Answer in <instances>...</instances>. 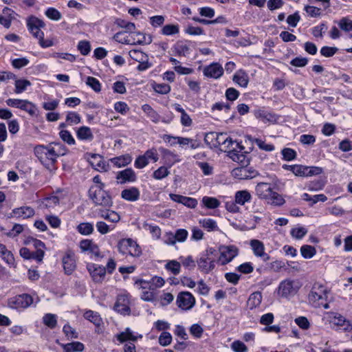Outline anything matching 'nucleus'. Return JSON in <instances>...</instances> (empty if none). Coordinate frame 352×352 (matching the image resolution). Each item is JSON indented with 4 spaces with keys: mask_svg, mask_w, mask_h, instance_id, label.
<instances>
[{
    "mask_svg": "<svg viewBox=\"0 0 352 352\" xmlns=\"http://www.w3.org/2000/svg\"><path fill=\"white\" fill-rule=\"evenodd\" d=\"M252 200V195L247 190H239L235 192L234 201L235 203L243 206L246 203H250Z\"/></svg>",
    "mask_w": 352,
    "mask_h": 352,
    "instance_id": "nucleus-30",
    "label": "nucleus"
},
{
    "mask_svg": "<svg viewBox=\"0 0 352 352\" xmlns=\"http://www.w3.org/2000/svg\"><path fill=\"white\" fill-rule=\"evenodd\" d=\"M283 159L286 161H291L296 157V152L290 148H285L282 150Z\"/></svg>",
    "mask_w": 352,
    "mask_h": 352,
    "instance_id": "nucleus-63",
    "label": "nucleus"
},
{
    "mask_svg": "<svg viewBox=\"0 0 352 352\" xmlns=\"http://www.w3.org/2000/svg\"><path fill=\"white\" fill-rule=\"evenodd\" d=\"M87 269L93 280L96 283H101L106 276V268L102 265L96 263H88Z\"/></svg>",
    "mask_w": 352,
    "mask_h": 352,
    "instance_id": "nucleus-14",
    "label": "nucleus"
},
{
    "mask_svg": "<svg viewBox=\"0 0 352 352\" xmlns=\"http://www.w3.org/2000/svg\"><path fill=\"white\" fill-rule=\"evenodd\" d=\"M33 303L32 297L28 294L17 295L8 300V307L12 309H25Z\"/></svg>",
    "mask_w": 352,
    "mask_h": 352,
    "instance_id": "nucleus-7",
    "label": "nucleus"
},
{
    "mask_svg": "<svg viewBox=\"0 0 352 352\" xmlns=\"http://www.w3.org/2000/svg\"><path fill=\"white\" fill-rule=\"evenodd\" d=\"M307 233V230L304 227L294 228L291 230L292 236L296 239H301Z\"/></svg>",
    "mask_w": 352,
    "mask_h": 352,
    "instance_id": "nucleus-55",
    "label": "nucleus"
},
{
    "mask_svg": "<svg viewBox=\"0 0 352 352\" xmlns=\"http://www.w3.org/2000/svg\"><path fill=\"white\" fill-rule=\"evenodd\" d=\"M117 340L120 342L123 343L128 340L135 342L139 338H142V335H135L133 331L129 327L126 328L125 330L116 336Z\"/></svg>",
    "mask_w": 352,
    "mask_h": 352,
    "instance_id": "nucleus-25",
    "label": "nucleus"
},
{
    "mask_svg": "<svg viewBox=\"0 0 352 352\" xmlns=\"http://www.w3.org/2000/svg\"><path fill=\"white\" fill-rule=\"evenodd\" d=\"M179 260L181 264L189 270H194L196 266V262L192 256H188L186 257L181 256Z\"/></svg>",
    "mask_w": 352,
    "mask_h": 352,
    "instance_id": "nucleus-50",
    "label": "nucleus"
},
{
    "mask_svg": "<svg viewBox=\"0 0 352 352\" xmlns=\"http://www.w3.org/2000/svg\"><path fill=\"white\" fill-rule=\"evenodd\" d=\"M6 102L8 106L23 110L30 116H34L37 111L36 106L27 100L9 98Z\"/></svg>",
    "mask_w": 352,
    "mask_h": 352,
    "instance_id": "nucleus-9",
    "label": "nucleus"
},
{
    "mask_svg": "<svg viewBox=\"0 0 352 352\" xmlns=\"http://www.w3.org/2000/svg\"><path fill=\"white\" fill-rule=\"evenodd\" d=\"M201 202L204 206L209 209H215L220 206V201L217 198L212 197H204Z\"/></svg>",
    "mask_w": 352,
    "mask_h": 352,
    "instance_id": "nucleus-42",
    "label": "nucleus"
},
{
    "mask_svg": "<svg viewBox=\"0 0 352 352\" xmlns=\"http://www.w3.org/2000/svg\"><path fill=\"white\" fill-rule=\"evenodd\" d=\"M86 84L96 92H100L101 91V84L99 80L94 77L88 76L86 80Z\"/></svg>",
    "mask_w": 352,
    "mask_h": 352,
    "instance_id": "nucleus-54",
    "label": "nucleus"
},
{
    "mask_svg": "<svg viewBox=\"0 0 352 352\" xmlns=\"http://www.w3.org/2000/svg\"><path fill=\"white\" fill-rule=\"evenodd\" d=\"M262 301V294L259 292L252 293L247 302V305L250 309H254L260 305Z\"/></svg>",
    "mask_w": 352,
    "mask_h": 352,
    "instance_id": "nucleus-34",
    "label": "nucleus"
},
{
    "mask_svg": "<svg viewBox=\"0 0 352 352\" xmlns=\"http://www.w3.org/2000/svg\"><path fill=\"white\" fill-rule=\"evenodd\" d=\"M27 26L32 35L38 39L42 47H49L54 45L52 41L44 39V33L41 30L45 27V23L42 20L34 16H30L27 19Z\"/></svg>",
    "mask_w": 352,
    "mask_h": 352,
    "instance_id": "nucleus-2",
    "label": "nucleus"
},
{
    "mask_svg": "<svg viewBox=\"0 0 352 352\" xmlns=\"http://www.w3.org/2000/svg\"><path fill=\"white\" fill-rule=\"evenodd\" d=\"M220 256L217 260L221 265L232 261L238 255L239 249L234 245H222L219 248Z\"/></svg>",
    "mask_w": 352,
    "mask_h": 352,
    "instance_id": "nucleus-8",
    "label": "nucleus"
},
{
    "mask_svg": "<svg viewBox=\"0 0 352 352\" xmlns=\"http://www.w3.org/2000/svg\"><path fill=\"white\" fill-rule=\"evenodd\" d=\"M180 268L181 263L175 260L170 261L166 264V269L174 275H177L180 272Z\"/></svg>",
    "mask_w": 352,
    "mask_h": 352,
    "instance_id": "nucleus-52",
    "label": "nucleus"
},
{
    "mask_svg": "<svg viewBox=\"0 0 352 352\" xmlns=\"http://www.w3.org/2000/svg\"><path fill=\"white\" fill-rule=\"evenodd\" d=\"M299 289L298 283L292 280H285L280 282L278 286V294L282 297L287 298L295 295Z\"/></svg>",
    "mask_w": 352,
    "mask_h": 352,
    "instance_id": "nucleus-11",
    "label": "nucleus"
},
{
    "mask_svg": "<svg viewBox=\"0 0 352 352\" xmlns=\"http://www.w3.org/2000/svg\"><path fill=\"white\" fill-rule=\"evenodd\" d=\"M132 42L131 45H146L152 42V37L140 32H133L130 36Z\"/></svg>",
    "mask_w": 352,
    "mask_h": 352,
    "instance_id": "nucleus-24",
    "label": "nucleus"
},
{
    "mask_svg": "<svg viewBox=\"0 0 352 352\" xmlns=\"http://www.w3.org/2000/svg\"><path fill=\"white\" fill-rule=\"evenodd\" d=\"M116 24L119 27L125 29V32H129L130 34H132L135 29V25L133 23L126 21L124 19H117Z\"/></svg>",
    "mask_w": 352,
    "mask_h": 352,
    "instance_id": "nucleus-48",
    "label": "nucleus"
},
{
    "mask_svg": "<svg viewBox=\"0 0 352 352\" xmlns=\"http://www.w3.org/2000/svg\"><path fill=\"white\" fill-rule=\"evenodd\" d=\"M196 300L193 295L189 292H181L178 294L176 304L182 310H190L195 305Z\"/></svg>",
    "mask_w": 352,
    "mask_h": 352,
    "instance_id": "nucleus-10",
    "label": "nucleus"
},
{
    "mask_svg": "<svg viewBox=\"0 0 352 352\" xmlns=\"http://www.w3.org/2000/svg\"><path fill=\"white\" fill-rule=\"evenodd\" d=\"M226 133L210 132L206 134L204 140L206 144L214 147H218L225 143L224 138Z\"/></svg>",
    "mask_w": 352,
    "mask_h": 352,
    "instance_id": "nucleus-18",
    "label": "nucleus"
},
{
    "mask_svg": "<svg viewBox=\"0 0 352 352\" xmlns=\"http://www.w3.org/2000/svg\"><path fill=\"white\" fill-rule=\"evenodd\" d=\"M76 136L80 140H91L94 138L91 129L85 126L77 130Z\"/></svg>",
    "mask_w": 352,
    "mask_h": 352,
    "instance_id": "nucleus-35",
    "label": "nucleus"
},
{
    "mask_svg": "<svg viewBox=\"0 0 352 352\" xmlns=\"http://www.w3.org/2000/svg\"><path fill=\"white\" fill-rule=\"evenodd\" d=\"M129 56L137 62L144 61L148 57L147 54L138 50H132L129 52Z\"/></svg>",
    "mask_w": 352,
    "mask_h": 352,
    "instance_id": "nucleus-58",
    "label": "nucleus"
},
{
    "mask_svg": "<svg viewBox=\"0 0 352 352\" xmlns=\"http://www.w3.org/2000/svg\"><path fill=\"white\" fill-rule=\"evenodd\" d=\"M164 140L168 142H170V140H177V143L179 144L182 146L190 144V147L192 149H195L200 146V142L199 141L188 138L174 137L170 135H165L164 136Z\"/></svg>",
    "mask_w": 352,
    "mask_h": 352,
    "instance_id": "nucleus-20",
    "label": "nucleus"
},
{
    "mask_svg": "<svg viewBox=\"0 0 352 352\" xmlns=\"http://www.w3.org/2000/svg\"><path fill=\"white\" fill-rule=\"evenodd\" d=\"M76 230L80 234L87 236L93 233L94 228L91 223L83 222L78 225Z\"/></svg>",
    "mask_w": 352,
    "mask_h": 352,
    "instance_id": "nucleus-39",
    "label": "nucleus"
},
{
    "mask_svg": "<svg viewBox=\"0 0 352 352\" xmlns=\"http://www.w3.org/2000/svg\"><path fill=\"white\" fill-rule=\"evenodd\" d=\"M241 151H242L240 150V151L238 152L235 151V148H234L231 152V158L233 161L241 164L242 166L248 165L250 160L245 155L241 153Z\"/></svg>",
    "mask_w": 352,
    "mask_h": 352,
    "instance_id": "nucleus-38",
    "label": "nucleus"
},
{
    "mask_svg": "<svg viewBox=\"0 0 352 352\" xmlns=\"http://www.w3.org/2000/svg\"><path fill=\"white\" fill-rule=\"evenodd\" d=\"M78 50L83 56H87L91 51V45L89 41H80L77 46Z\"/></svg>",
    "mask_w": 352,
    "mask_h": 352,
    "instance_id": "nucleus-61",
    "label": "nucleus"
},
{
    "mask_svg": "<svg viewBox=\"0 0 352 352\" xmlns=\"http://www.w3.org/2000/svg\"><path fill=\"white\" fill-rule=\"evenodd\" d=\"M118 250L119 252L129 254L132 256H139L142 250L139 245L131 239H123L118 242Z\"/></svg>",
    "mask_w": 352,
    "mask_h": 352,
    "instance_id": "nucleus-6",
    "label": "nucleus"
},
{
    "mask_svg": "<svg viewBox=\"0 0 352 352\" xmlns=\"http://www.w3.org/2000/svg\"><path fill=\"white\" fill-rule=\"evenodd\" d=\"M257 196L263 199H269L273 191L271 184L269 183H258L255 188Z\"/></svg>",
    "mask_w": 352,
    "mask_h": 352,
    "instance_id": "nucleus-23",
    "label": "nucleus"
},
{
    "mask_svg": "<svg viewBox=\"0 0 352 352\" xmlns=\"http://www.w3.org/2000/svg\"><path fill=\"white\" fill-rule=\"evenodd\" d=\"M63 331L65 333L67 339H76L78 338V333L76 332L75 329L72 327L69 324L64 325Z\"/></svg>",
    "mask_w": 352,
    "mask_h": 352,
    "instance_id": "nucleus-56",
    "label": "nucleus"
},
{
    "mask_svg": "<svg viewBox=\"0 0 352 352\" xmlns=\"http://www.w3.org/2000/svg\"><path fill=\"white\" fill-rule=\"evenodd\" d=\"M132 161L129 154L122 155L110 159V162L116 167L121 168L127 166Z\"/></svg>",
    "mask_w": 352,
    "mask_h": 352,
    "instance_id": "nucleus-31",
    "label": "nucleus"
},
{
    "mask_svg": "<svg viewBox=\"0 0 352 352\" xmlns=\"http://www.w3.org/2000/svg\"><path fill=\"white\" fill-rule=\"evenodd\" d=\"M169 197L172 201L182 204L189 208H195L198 204L197 200L192 197H185L173 193H170Z\"/></svg>",
    "mask_w": 352,
    "mask_h": 352,
    "instance_id": "nucleus-21",
    "label": "nucleus"
},
{
    "mask_svg": "<svg viewBox=\"0 0 352 352\" xmlns=\"http://www.w3.org/2000/svg\"><path fill=\"white\" fill-rule=\"evenodd\" d=\"M118 184H124L126 183L134 182L137 179V176L134 170L128 168L123 170L118 171L116 177Z\"/></svg>",
    "mask_w": 352,
    "mask_h": 352,
    "instance_id": "nucleus-17",
    "label": "nucleus"
},
{
    "mask_svg": "<svg viewBox=\"0 0 352 352\" xmlns=\"http://www.w3.org/2000/svg\"><path fill=\"white\" fill-rule=\"evenodd\" d=\"M179 32V25L177 24H168L164 25L161 33L165 36H171L178 34Z\"/></svg>",
    "mask_w": 352,
    "mask_h": 352,
    "instance_id": "nucleus-44",
    "label": "nucleus"
},
{
    "mask_svg": "<svg viewBox=\"0 0 352 352\" xmlns=\"http://www.w3.org/2000/svg\"><path fill=\"white\" fill-rule=\"evenodd\" d=\"M231 349L234 352H248V349L246 345L241 341L236 340L231 344Z\"/></svg>",
    "mask_w": 352,
    "mask_h": 352,
    "instance_id": "nucleus-64",
    "label": "nucleus"
},
{
    "mask_svg": "<svg viewBox=\"0 0 352 352\" xmlns=\"http://www.w3.org/2000/svg\"><path fill=\"white\" fill-rule=\"evenodd\" d=\"M81 122L80 116L74 111H69L66 116V122L68 125L77 124Z\"/></svg>",
    "mask_w": 352,
    "mask_h": 352,
    "instance_id": "nucleus-49",
    "label": "nucleus"
},
{
    "mask_svg": "<svg viewBox=\"0 0 352 352\" xmlns=\"http://www.w3.org/2000/svg\"><path fill=\"white\" fill-rule=\"evenodd\" d=\"M34 152L45 168L50 170L54 167L56 160L54 158V147L51 146V144L47 146L37 145L34 147Z\"/></svg>",
    "mask_w": 352,
    "mask_h": 352,
    "instance_id": "nucleus-3",
    "label": "nucleus"
},
{
    "mask_svg": "<svg viewBox=\"0 0 352 352\" xmlns=\"http://www.w3.org/2000/svg\"><path fill=\"white\" fill-rule=\"evenodd\" d=\"M199 223L209 232L218 230V226L214 219L204 218L199 220Z\"/></svg>",
    "mask_w": 352,
    "mask_h": 352,
    "instance_id": "nucleus-45",
    "label": "nucleus"
},
{
    "mask_svg": "<svg viewBox=\"0 0 352 352\" xmlns=\"http://www.w3.org/2000/svg\"><path fill=\"white\" fill-rule=\"evenodd\" d=\"M338 25L342 31L349 34L350 38H352V20L347 17H342L338 22Z\"/></svg>",
    "mask_w": 352,
    "mask_h": 352,
    "instance_id": "nucleus-37",
    "label": "nucleus"
},
{
    "mask_svg": "<svg viewBox=\"0 0 352 352\" xmlns=\"http://www.w3.org/2000/svg\"><path fill=\"white\" fill-rule=\"evenodd\" d=\"M204 76L217 79L223 74V69L221 65L217 63H212L210 65L206 66L204 69Z\"/></svg>",
    "mask_w": 352,
    "mask_h": 352,
    "instance_id": "nucleus-19",
    "label": "nucleus"
},
{
    "mask_svg": "<svg viewBox=\"0 0 352 352\" xmlns=\"http://www.w3.org/2000/svg\"><path fill=\"white\" fill-rule=\"evenodd\" d=\"M31 85L30 82L28 80H16L15 81V90L14 92L16 94H21L23 92L28 86Z\"/></svg>",
    "mask_w": 352,
    "mask_h": 352,
    "instance_id": "nucleus-53",
    "label": "nucleus"
},
{
    "mask_svg": "<svg viewBox=\"0 0 352 352\" xmlns=\"http://www.w3.org/2000/svg\"><path fill=\"white\" fill-rule=\"evenodd\" d=\"M232 80L240 87H246L249 82V76L244 70L240 69L234 74Z\"/></svg>",
    "mask_w": 352,
    "mask_h": 352,
    "instance_id": "nucleus-28",
    "label": "nucleus"
},
{
    "mask_svg": "<svg viewBox=\"0 0 352 352\" xmlns=\"http://www.w3.org/2000/svg\"><path fill=\"white\" fill-rule=\"evenodd\" d=\"M107 208L106 210L99 209L97 211L98 216L108 221L118 223L120 220V215L116 212L109 210L108 208Z\"/></svg>",
    "mask_w": 352,
    "mask_h": 352,
    "instance_id": "nucleus-26",
    "label": "nucleus"
},
{
    "mask_svg": "<svg viewBox=\"0 0 352 352\" xmlns=\"http://www.w3.org/2000/svg\"><path fill=\"white\" fill-rule=\"evenodd\" d=\"M124 34L125 32H119L113 36V39L120 43L131 45L132 42L131 35L125 36Z\"/></svg>",
    "mask_w": 352,
    "mask_h": 352,
    "instance_id": "nucleus-59",
    "label": "nucleus"
},
{
    "mask_svg": "<svg viewBox=\"0 0 352 352\" xmlns=\"http://www.w3.org/2000/svg\"><path fill=\"white\" fill-rule=\"evenodd\" d=\"M250 245L254 252V254L256 256H259L262 255V253L265 251V247L263 243L259 240L252 239L250 241Z\"/></svg>",
    "mask_w": 352,
    "mask_h": 352,
    "instance_id": "nucleus-43",
    "label": "nucleus"
},
{
    "mask_svg": "<svg viewBox=\"0 0 352 352\" xmlns=\"http://www.w3.org/2000/svg\"><path fill=\"white\" fill-rule=\"evenodd\" d=\"M97 230L101 234H105L114 229L113 226H109L104 221H98L96 224Z\"/></svg>",
    "mask_w": 352,
    "mask_h": 352,
    "instance_id": "nucleus-60",
    "label": "nucleus"
},
{
    "mask_svg": "<svg viewBox=\"0 0 352 352\" xmlns=\"http://www.w3.org/2000/svg\"><path fill=\"white\" fill-rule=\"evenodd\" d=\"M254 116L256 118L261 119L264 122H276L278 118L277 115L263 109L256 111Z\"/></svg>",
    "mask_w": 352,
    "mask_h": 352,
    "instance_id": "nucleus-29",
    "label": "nucleus"
},
{
    "mask_svg": "<svg viewBox=\"0 0 352 352\" xmlns=\"http://www.w3.org/2000/svg\"><path fill=\"white\" fill-rule=\"evenodd\" d=\"M45 13L49 19L54 21H58L62 17L60 12L54 8H47Z\"/></svg>",
    "mask_w": 352,
    "mask_h": 352,
    "instance_id": "nucleus-62",
    "label": "nucleus"
},
{
    "mask_svg": "<svg viewBox=\"0 0 352 352\" xmlns=\"http://www.w3.org/2000/svg\"><path fill=\"white\" fill-rule=\"evenodd\" d=\"M329 293V291L324 285L316 283L309 294V301L316 307H323L329 309V306L327 302Z\"/></svg>",
    "mask_w": 352,
    "mask_h": 352,
    "instance_id": "nucleus-1",
    "label": "nucleus"
},
{
    "mask_svg": "<svg viewBox=\"0 0 352 352\" xmlns=\"http://www.w3.org/2000/svg\"><path fill=\"white\" fill-rule=\"evenodd\" d=\"M258 175L256 170L248 165L235 168L232 171V175L238 179H250Z\"/></svg>",
    "mask_w": 352,
    "mask_h": 352,
    "instance_id": "nucleus-12",
    "label": "nucleus"
},
{
    "mask_svg": "<svg viewBox=\"0 0 352 352\" xmlns=\"http://www.w3.org/2000/svg\"><path fill=\"white\" fill-rule=\"evenodd\" d=\"M86 156L90 164L94 167L95 169L99 171H108L109 164L107 163L102 156L99 154L87 153Z\"/></svg>",
    "mask_w": 352,
    "mask_h": 352,
    "instance_id": "nucleus-15",
    "label": "nucleus"
},
{
    "mask_svg": "<svg viewBox=\"0 0 352 352\" xmlns=\"http://www.w3.org/2000/svg\"><path fill=\"white\" fill-rule=\"evenodd\" d=\"M43 322L48 328L53 329L57 325V316L53 314H46L43 317Z\"/></svg>",
    "mask_w": 352,
    "mask_h": 352,
    "instance_id": "nucleus-40",
    "label": "nucleus"
},
{
    "mask_svg": "<svg viewBox=\"0 0 352 352\" xmlns=\"http://www.w3.org/2000/svg\"><path fill=\"white\" fill-rule=\"evenodd\" d=\"M65 274L69 275L76 269L75 254L71 250H67L62 259Z\"/></svg>",
    "mask_w": 352,
    "mask_h": 352,
    "instance_id": "nucleus-16",
    "label": "nucleus"
},
{
    "mask_svg": "<svg viewBox=\"0 0 352 352\" xmlns=\"http://www.w3.org/2000/svg\"><path fill=\"white\" fill-rule=\"evenodd\" d=\"M84 317L87 320L93 322L96 326L99 327L102 323V318L100 315L94 311L88 310L84 314Z\"/></svg>",
    "mask_w": 352,
    "mask_h": 352,
    "instance_id": "nucleus-41",
    "label": "nucleus"
},
{
    "mask_svg": "<svg viewBox=\"0 0 352 352\" xmlns=\"http://www.w3.org/2000/svg\"><path fill=\"white\" fill-rule=\"evenodd\" d=\"M248 138L250 141L255 142L257 144V146L262 150H264L266 151H272L274 150V146L273 144H266L262 140L257 139V138H252L251 136H248Z\"/></svg>",
    "mask_w": 352,
    "mask_h": 352,
    "instance_id": "nucleus-47",
    "label": "nucleus"
},
{
    "mask_svg": "<svg viewBox=\"0 0 352 352\" xmlns=\"http://www.w3.org/2000/svg\"><path fill=\"white\" fill-rule=\"evenodd\" d=\"M61 347L64 352H81L85 349L84 344L80 342L61 344Z\"/></svg>",
    "mask_w": 352,
    "mask_h": 352,
    "instance_id": "nucleus-32",
    "label": "nucleus"
},
{
    "mask_svg": "<svg viewBox=\"0 0 352 352\" xmlns=\"http://www.w3.org/2000/svg\"><path fill=\"white\" fill-rule=\"evenodd\" d=\"M268 200V203L278 206L283 205L285 202L282 195L274 191H272V195Z\"/></svg>",
    "mask_w": 352,
    "mask_h": 352,
    "instance_id": "nucleus-51",
    "label": "nucleus"
},
{
    "mask_svg": "<svg viewBox=\"0 0 352 352\" xmlns=\"http://www.w3.org/2000/svg\"><path fill=\"white\" fill-rule=\"evenodd\" d=\"M129 294H122L117 296L116 301L115 302L113 309L118 313L126 316L129 315L131 313V309L129 307Z\"/></svg>",
    "mask_w": 352,
    "mask_h": 352,
    "instance_id": "nucleus-13",
    "label": "nucleus"
},
{
    "mask_svg": "<svg viewBox=\"0 0 352 352\" xmlns=\"http://www.w3.org/2000/svg\"><path fill=\"white\" fill-rule=\"evenodd\" d=\"M140 196V190L136 187L126 188L121 192V197L129 201H135L139 199Z\"/></svg>",
    "mask_w": 352,
    "mask_h": 352,
    "instance_id": "nucleus-27",
    "label": "nucleus"
},
{
    "mask_svg": "<svg viewBox=\"0 0 352 352\" xmlns=\"http://www.w3.org/2000/svg\"><path fill=\"white\" fill-rule=\"evenodd\" d=\"M79 246L82 252H89L96 256H100L99 247L91 239H82Z\"/></svg>",
    "mask_w": 352,
    "mask_h": 352,
    "instance_id": "nucleus-22",
    "label": "nucleus"
},
{
    "mask_svg": "<svg viewBox=\"0 0 352 352\" xmlns=\"http://www.w3.org/2000/svg\"><path fill=\"white\" fill-rule=\"evenodd\" d=\"M12 213L17 217H23V218H30L34 215V210L28 206H23L14 208Z\"/></svg>",
    "mask_w": 352,
    "mask_h": 352,
    "instance_id": "nucleus-33",
    "label": "nucleus"
},
{
    "mask_svg": "<svg viewBox=\"0 0 352 352\" xmlns=\"http://www.w3.org/2000/svg\"><path fill=\"white\" fill-rule=\"evenodd\" d=\"M300 253L303 258H311L316 254V250L315 248L311 245H303L300 248Z\"/></svg>",
    "mask_w": 352,
    "mask_h": 352,
    "instance_id": "nucleus-46",
    "label": "nucleus"
},
{
    "mask_svg": "<svg viewBox=\"0 0 352 352\" xmlns=\"http://www.w3.org/2000/svg\"><path fill=\"white\" fill-rule=\"evenodd\" d=\"M173 50L175 54L178 56H186L190 52L189 46L182 42L177 43Z\"/></svg>",
    "mask_w": 352,
    "mask_h": 352,
    "instance_id": "nucleus-36",
    "label": "nucleus"
},
{
    "mask_svg": "<svg viewBox=\"0 0 352 352\" xmlns=\"http://www.w3.org/2000/svg\"><path fill=\"white\" fill-rule=\"evenodd\" d=\"M89 198L96 206L110 208L113 206L111 196L102 188L91 186L88 192Z\"/></svg>",
    "mask_w": 352,
    "mask_h": 352,
    "instance_id": "nucleus-5",
    "label": "nucleus"
},
{
    "mask_svg": "<svg viewBox=\"0 0 352 352\" xmlns=\"http://www.w3.org/2000/svg\"><path fill=\"white\" fill-rule=\"evenodd\" d=\"M59 135L61 140L69 145L75 144L76 141L69 131L61 130L59 133Z\"/></svg>",
    "mask_w": 352,
    "mask_h": 352,
    "instance_id": "nucleus-57",
    "label": "nucleus"
},
{
    "mask_svg": "<svg viewBox=\"0 0 352 352\" xmlns=\"http://www.w3.org/2000/svg\"><path fill=\"white\" fill-rule=\"evenodd\" d=\"M217 251L213 248H208L197 261L199 270L204 274H209L215 267Z\"/></svg>",
    "mask_w": 352,
    "mask_h": 352,
    "instance_id": "nucleus-4",
    "label": "nucleus"
}]
</instances>
